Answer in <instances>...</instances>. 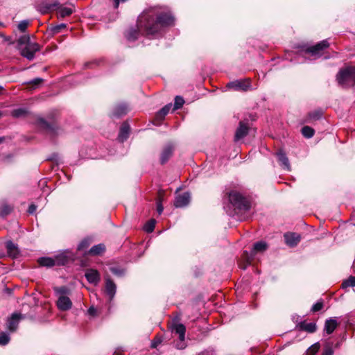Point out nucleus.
Returning a JSON list of instances; mask_svg holds the SVG:
<instances>
[{
  "label": "nucleus",
  "mask_w": 355,
  "mask_h": 355,
  "mask_svg": "<svg viewBox=\"0 0 355 355\" xmlns=\"http://www.w3.org/2000/svg\"><path fill=\"white\" fill-rule=\"evenodd\" d=\"M174 17L166 7H150L139 16L137 29L130 28L125 37L128 41H135L138 38L139 33L146 36L156 37L164 28L174 24Z\"/></svg>",
  "instance_id": "1"
},
{
  "label": "nucleus",
  "mask_w": 355,
  "mask_h": 355,
  "mask_svg": "<svg viewBox=\"0 0 355 355\" xmlns=\"http://www.w3.org/2000/svg\"><path fill=\"white\" fill-rule=\"evenodd\" d=\"M18 48L21 55L28 60H33L35 53L40 51L39 44L32 42L29 35H23L19 38Z\"/></svg>",
  "instance_id": "2"
},
{
  "label": "nucleus",
  "mask_w": 355,
  "mask_h": 355,
  "mask_svg": "<svg viewBox=\"0 0 355 355\" xmlns=\"http://www.w3.org/2000/svg\"><path fill=\"white\" fill-rule=\"evenodd\" d=\"M338 84L343 87H348L355 84V66L341 69L336 75Z\"/></svg>",
  "instance_id": "3"
},
{
  "label": "nucleus",
  "mask_w": 355,
  "mask_h": 355,
  "mask_svg": "<svg viewBox=\"0 0 355 355\" xmlns=\"http://www.w3.org/2000/svg\"><path fill=\"white\" fill-rule=\"evenodd\" d=\"M230 203L239 210L248 211L250 208L248 200L237 191H231L228 195Z\"/></svg>",
  "instance_id": "4"
},
{
  "label": "nucleus",
  "mask_w": 355,
  "mask_h": 355,
  "mask_svg": "<svg viewBox=\"0 0 355 355\" xmlns=\"http://www.w3.org/2000/svg\"><path fill=\"white\" fill-rule=\"evenodd\" d=\"M171 331L178 334L179 336V342L176 343V348L183 349L186 347L184 343L186 327L184 324L178 323L176 319H174L170 324Z\"/></svg>",
  "instance_id": "5"
},
{
  "label": "nucleus",
  "mask_w": 355,
  "mask_h": 355,
  "mask_svg": "<svg viewBox=\"0 0 355 355\" xmlns=\"http://www.w3.org/2000/svg\"><path fill=\"white\" fill-rule=\"evenodd\" d=\"M329 46V43L327 40H324L315 45L306 48L304 50L305 54H311V56H313L315 58H319L322 55V51Z\"/></svg>",
  "instance_id": "6"
},
{
  "label": "nucleus",
  "mask_w": 355,
  "mask_h": 355,
  "mask_svg": "<svg viewBox=\"0 0 355 355\" xmlns=\"http://www.w3.org/2000/svg\"><path fill=\"white\" fill-rule=\"evenodd\" d=\"M55 7L57 8L59 17L62 18H64L67 16H69L73 12L72 7H65L63 6H60L58 1H55L53 3L46 4L44 7V12H47L48 10H52Z\"/></svg>",
  "instance_id": "7"
},
{
  "label": "nucleus",
  "mask_w": 355,
  "mask_h": 355,
  "mask_svg": "<svg viewBox=\"0 0 355 355\" xmlns=\"http://www.w3.org/2000/svg\"><path fill=\"white\" fill-rule=\"evenodd\" d=\"M227 87L236 91H247L250 88V79L236 80L227 83Z\"/></svg>",
  "instance_id": "8"
},
{
  "label": "nucleus",
  "mask_w": 355,
  "mask_h": 355,
  "mask_svg": "<svg viewBox=\"0 0 355 355\" xmlns=\"http://www.w3.org/2000/svg\"><path fill=\"white\" fill-rule=\"evenodd\" d=\"M105 293L108 297L109 301L111 302L115 296L116 285L109 276L105 277Z\"/></svg>",
  "instance_id": "9"
},
{
  "label": "nucleus",
  "mask_w": 355,
  "mask_h": 355,
  "mask_svg": "<svg viewBox=\"0 0 355 355\" xmlns=\"http://www.w3.org/2000/svg\"><path fill=\"white\" fill-rule=\"evenodd\" d=\"M129 111V107L127 104L121 103L116 105L112 111L111 116L120 118L125 115Z\"/></svg>",
  "instance_id": "10"
},
{
  "label": "nucleus",
  "mask_w": 355,
  "mask_h": 355,
  "mask_svg": "<svg viewBox=\"0 0 355 355\" xmlns=\"http://www.w3.org/2000/svg\"><path fill=\"white\" fill-rule=\"evenodd\" d=\"M174 145L171 143L167 144L162 150L160 155V163L164 164L171 158L173 153Z\"/></svg>",
  "instance_id": "11"
},
{
  "label": "nucleus",
  "mask_w": 355,
  "mask_h": 355,
  "mask_svg": "<svg viewBox=\"0 0 355 355\" xmlns=\"http://www.w3.org/2000/svg\"><path fill=\"white\" fill-rule=\"evenodd\" d=\"M190 193L184 192L182 194L178 195L174 200V206L175 207L181 208L186 207L190 202Z\"/></svg>",
  "instance_id": "12"
},
{
  "label": "nucleus",
  "mask_w": 355,
  "mask_h": 355,
  "mask_svg": "<svg viewBox=\"0 0 355 355\" xmlns=\"http://www.w3.org/2000/svg\"><path fill=\"white\" fill-rule=\"evenodd\" d=\"M286 243L290 247H295L300 241V236L297 233L287 232L284 235Z\"/></svg>",
  "instance_id": "13"
},
{
  "label": "nucleus",
  "mask_w": 355,
  "mask_h": 355,
  "mask_svg": "<svg viewBox=\"0 0 355 355\" xmlns=\"http://www.w3.org/2000/svg\"><path fill=\"white\" fill-rule=\"evenodd\" d=\"M85 276L90 284L97 285L100 282V274L95 269H87L85 272Z\"/></svg>",
  "instance_id": "14"
},
{
  "label": "nucleus",
  "mask_w": 355,
  "mask_h": 355,
  "mask_svg": "<svg viewBox=\"0 0 355 355\" xmlns=\"http://www.w3.org/2000/svg\"><path fill=\"white\" fill-rule=\"evenodd\" d=\"M248 131L249 128L248 125L243 122L241 121L235 132L234 141H239V140L244 138L248 134Z\"/></svg>",
  "instance_id": "15"
},
{
  "label": "nucleus",
  "mask_w": 355,
  "mask_h": 355,
  "mask_svg": "<svg viewBox=\"0 0 355 355\" xmlns=\"http://www.w3.org/2000/svg\"><path fill=\"white\" fill-rule=\"evenodd\" d=\"M276 155L281 166L286 171H291L290 162L286 153L282 150H279L277 152Z\"/></svg>",
  "instance_id": "16"
},
{
  "label": "nucleus",
  "mask_w": 355,
  "mask_h": 355,
  "mask_svg": "<svg viewBox=\"0 0 355 355\" xmlns=\"http://www.w3.org/2000/svg\"><path fill=\"white\" fill-rule=\"evenodd\" d=\"M57 306L60 310L67 311L71 308L72 302L67 296L60 295L58 297Z\"/></svg>",
  "instance_id": "17"
},
{
  "label": "nucleus",
  "mask_w": 355,
  "mask_h": 355,
  "mask_svg": "<svg viewBox=\"0 0 355 355\" xmlns=\"http://www.w3.org/2000/svg\"><path fill=\"white\" fill-rule=\"evenodd\" d=\"M22 316L20 313H13L8 320V329L10 331H15L18 327V324Z\"/></svg>",
  "instance_id": "18"
},
{
  "label": "nucleus",
  "mask_w": 355,
  "mask_h": 355,
  "mask_svg": "<svg viewBox=\"0 0 355 355\" xmlns=\"http://www.w3.org/2000/svg\"><path fill=\"white\" fill-rule=\"evenodd\" d=\"M130 128L127 122H123L121 126L120 131L118 135V139L121 142L125 141L130 134Z\"/></svg>",
  "instance_id": "19"
},
{
  "label": "nucleus",
  "mask_w": 355,
  "mask_h": 355,
  "mask_svg": "<svg viewBox=\"0 0 355 355\" xmlns=\"http://www.w3.org/2000/svg\"><path fill=\"white\" fill-rule=\"evenodd\" d=\"M336 318H330L325 321L324 330L327 334H331L338 327Z\"/></svg>",
  "instance_id": "20"
},
{
  "label": "nucleus",
  "mask_w": 355,
  "mask_h": 355,
  "mask_svg": "<svg viewBox=\"0 0 355 355\" xmlns=\"http://www.w3.org/2000/svg\"><path fill=\"white\" fill-rule=\"evenodd\" d=\"M6 248L10 257L12 258H16L17 257L19 250L17 245H15L11 241H8L6 243Z\"/></svg>",
  "instance_id": "21"
},
{
  "label": "nucleus",
  "mask_w": 355,
  "mask_h": 355,
  "mask_svg": "<svg viewBox=\"0 0 355 355\" xmlns=\"http://www.w3.org/2000/svg\"><path fill=\"white\" fill-rule=\"evenodd\" d=\"M268 248L265 241H259L254 244L253 249L250 254V257H253L256 252H261L265 251Z\"/></svg>",
  "instance_id": "22"
},
{
  "label": "nucleus",
  "mask_w": 355,
  "mask_h": 355,
  "mask_svg": "<svg viewBox=\"0 0 355 355\" xmlns=\"http://www.w3.org/2000/svg\"><path fill=\"white\" fill-rule=\"evenodd\" d=\"M70 259V257L64 253H61L55 257V265L64 266L67 264Z\"/></svg>",
  "instance_id": "23"
},
{
  "label": "nucleus",
  "mask_w": 355,
  "mask_h": 355,
  "mask_svg": "<svg viewBox=\"0 0 355 355\" xmlns=\"http://www.w3.org/2000/svg\"><path fill=\"white\" fill-rule=\"evenodd\" d=\"M105 250V247L103 244L100 243L94 245L89 251L88 254L91 255H100Z\"/></svg>",
  "instance_id": "24"
},
{
  "label": "nucleus",
  "mask_w": 355,
  "mask_h": 355,
  "mask_svg": "<svg viewBox=\"0 0 355 355\" xmlns=\"http://www.w3.org/2000/svg\"><path fill=\"white\" fill-rule=\"evenodd\" d=\"M40 266L44 267H53L55 265V260L51 257H41L38 259Z\"/></svg>",
  "instance_id": "25"
},
{
  "label": "nucleus",
  "mask_w": 355,
  "mask_h": 355,
  "mask_svg": "<svg viewBox=\"0 0 355 355\" xmlns=\"http://www.w3.org/2000/svg\"><path fill=\"white\" fill-rule=\"evenodd\" d=\"M38 123L41 127L44 128L47 131V132L49 134H50L51 135H53L54 134V132H55V128L53 125L48 123L43 119H40L38 120Z\"/></svg>",
  "instance_id": "26"
},
{
  "label": "nucleus",
  "mask_w": 355,
  "mask_h": 355,
  "mask_svg": "<svg viewBox=\"0 0 355 355\" xmlns=\"http://www.w3.org/2000/svg\"><path fill=\"white\" fill-rule=\"evenodd\" d=\"M301 329H303L309 333H313L316 331L317 327L315 322H302L300 325Z\"/></svg>",
  "instance_id": "27"
},
{
  "label": "nucleus",
  "mask_w": 355,
  "mask_h": 355,
  "mask_svg": "<svg viewBox=\"0 0 355 355\" xmlns=\"http://www.w3.org/2000/svg\"><path fill=\"white\" fill-rule=\"evenodd\" d=\"M92 242V239H90L89 237L85 238L78 244V248H77L78 250H79V251L85 250L86 249L88 248V247L90 245Z\"/></svg>",
  "instance_id": "28"
},
{
  "label": "nucleus",
  "mask_w": 355,
  "mask_h": 355,
  "mask_svg": "<svg viewBox=\"0 0 355 355\" xmlns=\"http://www.w3.org/2000/svg\"><path fill=\"white\" fill-rule=\"evenodd\" d=\"M28 114V110L24 107H19L12 111L11 114L13 117L19 118L25 116Z\"/></svg>",
  "instance_id": "29"
},
{
  "label": "nucleus",
  "mask_w": 355,
  "mask_h": 355,
  "mask_svg": "<svg viewBox=\"0 0 355 355\" xmlns=\"http://www.w3.org/2000/svg\"><path fill=\"white\" fill-rule=\"evenodd\" d=\"M172 107V104L168 103L163 107L157 114V117L158 118H164L171 110Z\"/></svg>",
  "instance_id": "30"
},
{
  "label": "nucleus",
  "mask_w": 355,
  "mask_h": 355,
  "mask_svg": "<svg viewBox=\"0 0 355 355\" xmlns=\"http://www.w3.org/2000/svg\"><path fill=\"white\" fill-rule=\"evenodd\" d=\"M314 130L309 126H304L302 128V134L306 138H311L314 135Z\"/></svg>",
  "instance_id": "31"
},
{
  "label": "nucleus",
  "mask_w": 355,
  "mask_h": 355,
  "mask_svg": "<svg viewBox=\"0 0 355 355\" xmlns=\"http://www.w3.org/2000/svg\"><path fill=\"white\" fill-rule=\"evenodd\" d=\"M155 223L156 221L155 219L148 220L144 226V230L148 233L152 232L155 229Z\"/></svg>",
  "instance_id": "32"
},
{
  "label": "nucleus",
  "mask_w": 355,
  "mask_h": 355,
  "mask_svg": "<svg viewBox=\"0 0 355 355\" xmlns=\"http://www.w3.org/2000/svg\"><path fill=\"white\" fill-rule=\"evenodd\" d=\"M184 103V98L180 96H177L175 98L173 110H178V109L181 108L183 106Z\"/></svg>",
  "instance_id": "33"
},
{
  "label": "nucleus",
  "mask_w": 355,
  "mask_h": 355,
  "mask_svg": "<svg viewBox=\"0 0 355 355\" xmlns=\"http://www.w3.org/2000/svg\"><path fill=\"white\" fill-rule=\"evenodd\" d=\"M342 285L343 288L355 286V277L350 276L348 279L343 281Z\"/></svg>",
  "instance_id": "34"
},
{
  "label": "nucleus",
  "mask_w": 355,
  "mask_h": 355,
  "mask_svg": "<svg viewBox=\"0 0 355 355\" xmlns=\"http://www.w3.org/2000/svg\"><path fill=\"white\" fill-rule=\"evenodd\" d=\"M12 208L8 205H3L1 207V209H0V216H5L8 214H9L11 211H12Z\"/></svg>",
  "instance_id": "35"
},
{
  "label": "nucleus",
  "mask_w": 355,
  "mask_h": 355,
  "mask_svg": "<svg viewBox=\"0 0 355 355\" xmlns=\"http://www.w3.org/2000/svg\"><path fill=\"white\" fill-rule=\"evenodd\" d=\"M10 341V336L6 332L0 333V345H6Z\"/></svg>",
  "instance_id": "36"
},
{
  "label": "nucleus",
  "mask_w": 355,
  "mask_h": 355,
  "mask_svg": "<svg viewBox=\"0 0 355 355\" xmlns=\"http://www.w3.org/2000/svg\"><path fill=\"white\" fill-rule=\"evenodd\" d=\"M320 344L318 343H316L313 345H312L307 350V354L308 355H315L318 350L320 349Z\"/></svg>",
  "instance_id": "37"
},
{
  "label": "nucleus",
  "mask_w": 355,
  "mask_h": 355,
  "mask_svg": "<svg viewBox=\"0 0 355 355\" xmlns=\"http://www.w3.org/2000/svg\"><path fill=\"white\" fill-rule=\"evenodd\" d=\"M110 271L115 275L121 277L123 276L125 273V271L123 269L116 268V267H111L110 268Z\"/></svg>",
  "instance_id": "38"
},
{
  "label": "nucleus",
  "mask_w": 355,
  "mask_h": 355,
  "mask_svg": "<svg viewBox=\"0 0 355 355\" xmlns=\"http://www.w3.org/2000/svg\"><path fill=\"white\" fill-rule=\"evenodd\" d=\"M322 115V113L321 111L320 110H315V111H313L312 112H310L309 114V117L311 119H314V120H316V119H319Z\"/></svg>",
  "instance_id": "39"
},
{
  "label": "nucleus",
  "mask_w": 355,
  "mask_h": 355,
  "mask_svg": "<svg viewBox=\"0 0 355 355\" xmlns=\"http://www.w3.org/2000/svg\"><path fill=\"white\" fill-rule=\"evenodd\" d=\"M322 308H323V302L322 301H318L312 306L311 311L317 312V311H320Z\"/></svg>",
  "instance_id": "40"
},
{
  "label": "nucleus",
  "mask_w": 355,
  "mask_h": 355,
  "mask_svg": "<svg viewBox=\"0 0 355 355\" xmlns=\"http://www.w3.org/2000/svg\"><path fill=\"white\" fill-rule=\"evenodd\" d=\"M28 26V21L23 20V21H20L19 24H18V29L21 32H25Z\"/></svg>",
  "instance_id": "41"
},
{
  "label": "nucleus",
  "mask_w": 355,
  "mask_h": 355,
  "mask_svg": "<svg viewBox=\"0 0 355 355\" xmlns=\"http://www.w3.org/2000/svg\"><path fill=\"white\" fill-rule=\"evenodd\" d=\"M55 291L56 293L60 294V295H64L68 293L69 289L65 286H61L55 288Z\"/></svg>",
  "instance_id": "42"
},
{
  "label": "nucleus",
  "mask_w": 355,
  "mask_h": 355,
  "mask_svg": "<svg viewBox=\"0 0 355 355\" xmlns=\"http://www.w3.org/2000/svg\"><path fill=\"white\" fill-rule=\"evenodd\" d=\"M66 27V24H61L60 25H57L54 27L52 28V31L54 34L55 33H58L60 32V31L62 29V28H64Z\"/></svg>",
  "instance_id": "43"
},
{
  "label": "nucleus",
  "mask_w": 355,
  "mask_h": 355,
  "mask_svg": "<svg viewBox=\"0 0 355 355\" xmlns=\"http://www.w3.org/2000/svg\"><path fill=\"white\" fill-rule=\"evenodd\" d=\"M43 81V79L40 78H34L32 80H31L29 82L30 84H33V85H39L41 83H42Z\"/></svg>",
  "instance_id": "44"
},
{
  "label": "nucleus",
  "mask_w": 355,
  "mask_h": 355,
  "mask_svg": "<svg viewBox=\"0 0 355 355\" xmlns=\"http://www.w3.org/2000/svg\"><path fill=\"white\" fill-rule=\"evenodd\" d=\"M37 207L34 204H31L28 209V211L29 214H33L36 211Z\"/></svg>",
  "instance_id": "45"
},
{
  "label": "nucleus",
  "mask_w": 355,
  "mask_h": 355,
  "mask_svg": "<svg viewBox=\"0 0 355 355\" xmlns=\"http://www.w3.org/2000/svg\"><path fill=\"white\" fill-rule=\"evenodd\" d=\"M164 207L160 202L157 203V211L159 214H161L163 212Z\"/></svg>",
  "instance_id": "46"
},
{
  "label": "nucleus",
  "mask_w": 355,
  "mask_h": 355,
  "mask_svg": "<svg viewBox=\"0 0 355 355\" xmlns=\"http://www.w3.org/2000/svg\"><path fill=\"white\" fill-rule=\"evenodd\" d=\"M333 350L331 349V348L330 347H328V348H326L324 353H323V355H333Z\"/></svg>",
  "instance_id": "47"
},
{
  "label": "nucleus",
  "mask_w": 355,
  "mask_h": 355,
  "mask_svg": "<svg viewBox=\"0 0 355 355\" xmlns=\"http://www.w3.org/2000/svg\"><path fill=\"white\" fill-rule=\"evenodd\" d=\"M197 355H214V353L213 352H210L209 351H203V352L199 353Z\"/></svg>",
  "instance_id": "48"
},
{
  "label": "nucleus",
  "mask_w": 355,
  "mask_h": 355,
  "mask_svg": "<svg viewBox=\"0 0 355 355\" xmlns=\"http://www.w3.org/2000/svg\"><path fill=\"white\" fill-rule=\"evenodd\" d=\"M88 312L91 315H94L95 313V309L94 307H90L88 310Z\"/></svg>",
  "instance_id": "49"
},
{
  "label": "nucleus",
  "mask_w": 355,
  "mask_h": 355,
  "mask_svg": "<svg viewBox=\"0 0 355 355\" xmlns=\"http://www.w3.org/2000/svg\"><path fill=\"white\" fill-rule=\"evenodd\" d=\"M159 343H160L159 340H157V341H153V343H152V347H156Z\"/></svg>",
  "instance_id": "50"
},
{
  "label": "nucleus",
  "mask_w": 355,
  "mask_h": 355,
  "mask_svg": "<svg viewBox=\"0 0 355 355\" xmlns=\"http://www.w3.org/2000/svg\"><path fill=\"white\" fill-rule=\"evenodd\" d=\"M352 268H353L354 271H355V259H354V261L352 264Z\"/></svg>",
  "instance_id": "51"
},
{
  "label": "nucleus",
  "mask_w": 355,
  "mask_h": 355,
  "mask_svg": "<svg viewBox=\"0 0 355 355\" xmlns=\"http://www.w3.org/2000/svg\"><path fill=\"white\" fill-rule=\"evenodd\" d=\"M247 262L249 264L250 263V257L247 256Z\"/></svg>",
  "instance_id": "52"
},
{
  "label": "nucleus",
  "mask_w": 355,
  "mask_h": 355,
  "mask_svg": "<svg viewBox=\"0 0 355 355\" xmlns=\"http://www.w3.org/2000/svg\"><path fill=\"white\" fill-rule=\"evenodd\" d=\"M3 89V87L1 85H0V94L1 93Z\"/></svg>",
  "instance_id": "53"
},
{
  "label": "nucleus",
  "mask_w": 355,
  "mask_h": 355,
  "mask_svg": "<svg viewBox=\"0 0 355 355\" xmlns=\"http://www.w3.org/2000/svg\"><path fill=\"white\" fill-rule=\"evenodd\" d=\"M241 268L243 270H245L246 268V266H241Z\"/></svg>",
  "instance_id": "54"
},
{
  "label": "nucleus",
  "mask_w": 355,
  "mask_h": 355,
  "mask_svg": "<svg viewBox=\"0 0 355 355\" xmlns=\"http://www.w3.org/2000/svg\"><path fill=\"white\" fill-rule=\"evenodd\" d=\"M3 141V137H0V143H1Z\"/></svg>",
  "instance_id": "55"
},
{
  "label": "nucleus",
  "mask_w": 355,
  "mask_h": 355,
  "mask_svg": "<svg viewBox=\"0 0 355 355\" xmlns=\"http://www.w3.org/2000/svg\"><path fill=\"white\" fill-rule=\"evenodd\" d=\"M1 116V112H0V116Z\"/></svg>",
  "instance_id": "56"
},
{
  "label": "nucleus",
  "mask_w": 355,
  "mask_h": 355,
  "mask_svg": "<svg viewBox=\"0 0 355 355\" xmlns=\"http://www.w3.org/2000/svg\"><path fill=\"white\" fill-rule=\"evenodd\" d=\"M1 25V23L0 22V26Z\"/></svg>",
  "instance_id": "57"
}]
</instances>
